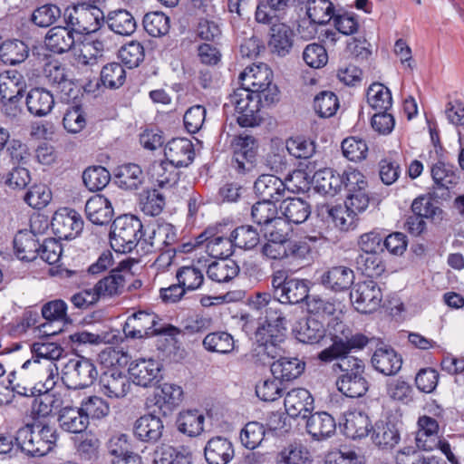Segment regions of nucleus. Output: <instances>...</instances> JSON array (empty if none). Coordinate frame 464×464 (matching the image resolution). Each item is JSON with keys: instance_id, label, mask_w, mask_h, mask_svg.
Wrapping results in <instances>:
<instances>
[{"instance_id": "nucleus-64", "label": "nucleus", "mask_w": 464, "mask_h": 464, "mask_svg": "<svg viewBox=\"0 0 464 464\" xmlns=\"http://www.w3.org/2000/svg\"><path fill=\"white\" fill-rule=\"evenodd\" d=\"M286 150L297 159H309L315 152V145L313 140L297 136L286 140Z\"/></svg>"}, {"instance_id": "nucleus-37", "label": "nucleus", "mask_w": 464, "mask_h": 464, "mask_svg": "<svg viewBox=\"0 0 464 464\" xmlns=\"http://www.w3.org/2000/svg\"><path fill=\"white\" fill-rule=\"evenodd\" d=\"M175 166L167 160L154 161L149 169V175L150 179L160 188H171L178 182L179 178Z\"/></svg>"}, {"instance_id": "nucleus-42", "label": "nucleus", "mask_w": 464, "mask_h": 464, "mask_svg": "<svg viewBox=\"0 0 464 464\" xmlns=\"http://www.w3.org/2000/svg\"><path fill=\"white\" fill-rule=\"evenodd\" d=\"M115 177L121 188L130 190L139 188L145 179L140 167L133 163L120 166Z\"/></svg>"}, {"instance_id": "nucleus-60", "label": "nucleus", "mask_w": 464, "mask_h": 464, "mask_svg": "<svg viewBox=\"0 0 464 464\" xmlns=\"http://www.w3.org/2000/svg\"><path fill=\"white\" fill-rule=\"evenodd\" d=\"M145 31L151 36L164 35L169 30V19L160 12L146 14L143 17Z\"/></svg>"}, {"instance_id": "nucleus-20", "label": "nucleus", "mask_w": 464, "mask_h": 464, "mask_svg": "<svg viewBox=\"0 0 464 464\" xmlns=\"http://www.w3.org/2000/svg\"><path fill=\"white\" fill-rule=\"evenodd\" d=\"M372 364L376 371L384 375H394L401 370L402 359L393 348L382 346L374 351Z\"/></svg>"}, {"instance_id": "nucleus-45", "label": "nucleus", "mask_w": 464, "mask_h": 464, "mask_svg": "<svg viewBox=\"0 0 464 464\" xmlns=\"http://www.w3.org/2000/svg\"><path fill=\"white\" fill-rule=\"evenodd\" d=\"M204 420L203 414L198 411L180 412L177 420L178 430L189 437H195L202 432Z\"/></svg>"}, {"instance_id": "nucleus-50", "label": "nucleus", "mask_w": 464, "mask_h": 464, "mask_svg": "<svg viewBox=\"0 0 464 464\" xmlns=\"http://www.w3.org/2000/svg\"><path fill=\"white\" fill-rule=\"evenodd\" d=\"M411 211L420 216L423 219H430L432 222L439 223L443 219V210L432 200L425 196L415 198L411 204Z\"/></svg>"}, {"instance_id": "nucleus-55", "label": "nucleus", "mask_w": 464, "mask_h": 464, "mask_svg": "<svg viewBox=\"0 0 464 464\" xmlns=\"http://www.w3.org/2000/svg\"><path fill=\"white\" fill-rule=\"evenodd\" d=\"M339 108L337 96L330 91H323L314 97V109L321 118H330Z\"/></svg>"}, {"instance_id": "nucleus-39", "label": "nucleus", "mask_w": 464, "mask_h": 464, "mask_svg": "<svg viewBox=\"0 0 464 464\" xmlns=\"http://www.w3.org/2000/svg\"><path fill=\"white\" fill-rule=\"evenodd\" d=\"M372 427L368 415L362 411L348 413L343 426L345 434L353 440L368 436Z\"/></svg>"}, {"instance_id": "nucleus-12", "label": "nucleus", "mask_w": 464, "mask_h": 464, "mask_svg": "<svg viewBox=\"0 0 464 464\" xmlns=\"http://www.w3.org/2000/svg\"><path fill=\"white\" fill-rule=\"evenodd\" d=\"M402 423L392 415L386 416L372 427V440L381 449H392L401 440Z\"/></svg>"}, {"instance_id": "nucleus-62", "label": "nucleus", "mask_w": 464, "mask_h": 464, "mask_svg": "<svg viewBox=\"0 0 464 464\" xmlns=\"http://www.w3.org/2000/svg\"><path fill=\"white\" fill-rule=\"evenodd\" d=\"M328 214L334 225L341 230L347 231L356 227V213L346 206H335L328 209Z\"/></svg>"}, {"instance_id": "nucleus-33", "label": "nucleus", "mask_w": 464, "mask_h": 464, "mask_svg": "<svg viewBox=\"0 0 464 464\" xmlns=\"http://www.w3.org/2000/svg\"><path fill=\"white\" fill-rule=\"evenodd\" d=\"M104 23L107 24L109 29L113 33L124 36L132 34L137 28L136 19L126 9H117L109 12L107 17H104Z\"/></svg>"}, {"instance_id": "nucleus-3", "label": "nucleus", "mask_w": 464, "mask_h": 464, "mask_svg": "<svg viewBox=\"0 0 464 464\" xmlns=\"http://www.w3.org/2000/svg\"><path fill=\"white\" fill-rule=\"evenodd\" d=\"M142 223L133 215L118 217L111 225L110 243L119 253L130 252L142 238Z\"/></svg>"}, {"instance_id": "nucleus-51", "label": "nucleus", "mask_w": 464, "mask_h": 464, "mask_svg": "<svg viewBox=\"0 0 464 464\" xmlns=\"http://www.w3.org/2000/svg\"><path fill=\"white\" fill-rule=\"evenodd\" d=\"M110 180V172L102 166L89 167L82 173V181L90 191L102 189L109 184Z\"/></svg>"}, {"instance_id": "nucleus-44", "label": "nucleus", "mask_w": 464, "mask_h": 464, "mask_svg": "<svg viewBox=\"0 0 464 464\" xmlns=\"http://www.w3.org/2000/svg\"><path fill=\"white\" fill-rule=\"evenodd\" d=\"M231 240L236 247L251 250L260 242V236L256 227L251 225H241L230 233Z\"/></svg>"}, {"instance_id": "nucleus-28", "label": "nucleus", "mask_w": 464, "mask_h": 464, "mask_svg": "<svg viewBox=\"0 0 464 464\" xmlns=\"http://www.w3.org/2000/svg\"><path fill=\"white\" fill-rule=\"evenodd\" d=\"M204 454L208 464H227L234 457V449L227 439L215 437L208 441Z\"/></svg>"}, {"instance_id": "nucleus-5", "label": "nucleus", "mask_w": 464, "mask_h": 464, "mask_svg": "<svg viewBox=\"0 0 464 464\" xmlns=\"http://www.w3.org/2000/svg\"><path fill=\"white\" fill-rule=\"evenodd\" d=\"M271 286L274 297L284 304H295L309 297V281L290 276L284 270L273 273Z\"/></svg>"}, {"instance_id": "nucleus-34", "label": "nucleus", "mask_w": 464, "mask_h": 464, "mask_svg": "<svg viewBox=\"0 0 464 464\" xmlns=\"http://www.w3.org/2000/svg\"><path fill=\"white\" fill-rule=\"evenodd\" d=\"M58 422L62 430L71 433L83 432L89 424L82 408L64 407L60 411Z\"/></svg>"}, {"instance_id": "nucleus-56", "label": "nucleus", "mask_w": 464, "mask_h": 464, "mask_svg": "<svg viewBox=\"0 0 464 464\" xmlns=\"http://www.w3.org/2000/svg\"><path fill=\"white\" fill-rule=\"evenodd\" d=\"M31 364L34 365V371L38 373H48L44 383L43 388L44 389V392H50L53 390L56 383V380L58 379V367L56 363L53 361L46 360L40 362L38 360H27L24 364L23 368L26 369Z\"/></svg>"}, {"instance_id": "nucleus-8", "label": "nucleus", "mask_w": 464, "mask_h": 464, "mask_svg": "<svg viewBox=\"0 0 464 464\" xmlns=\"http://www.w3.org/2000/svg\"><path fill=\"white\" fill-rule=\"evenodd\" d=\"M285 330V326L259 324L255 332L256 355L270 359L280 356L284 353Z\"/></svg>"}, {"instance_id": "nucleus-11", "label": "nucleus", "mask_w": 464, "mask_h": 464, "mask_svg": "<svg viewBox=\"0 0 464 464\" xmlns=\"http://www.w3.org/2000/svg\"><path fill=\"white\" fill-rule=\"evenodd\" d=\"M131 266L130 260H123L111 269L110 276L101 279L93 287L99 298L120 295L124 290L127 279L132 276Z\"/></svg>"}, {"instance_id": "nucleus-26", "label": "nucleus", "mask_w": 464, "mask_h": 464, "mask_svg": "<svg viewBox=\"0 0 464 464\" xmlns=\"http://www.w3.org/2000/svg\"><path fill=\"white\" fill-rule=\"evenodd\" d=\"M270 370L273 377L278 378L282 382H290L299 377L304 371L305 363L296 357L277 356Z\"/></svg>"}, {"instance_id": "nucleus-59", "label": "nucleus", "mask_w": 464, "mask_h": 464, "mask_svg": "<svg viewBox=\"0 0 464 464\" xmlns=\"http://www.w3.org/2000/svg\"><path fill=\"white\" fill-rule=\"evenodd\" d=\"M234 243L231 237L213 235L212 238L208 241L206 252L214 258L228 259L227 257L233 254Z\"/></svg>"}, {"instance_id": "nucleus-9", "label": "nucleus", "mask_w": 464, "mask_h": 464, "mask_svg": "<svg viewBox=\"0 0 464 464\" xmlns=\"http://www.w3.org/2000/svg\"><path fill=\"white\" fill-rule=\"evenodd\" d=\"M342 334L343 336L334 335L333 343L318 353L320 361L332 362L336 357L349 354L352 350H361L373 341L362 334H345L343 330Z\"/></svg>"}, {"instance_id": "nucleus-32", "label": "nucleus", "mask_w": 464, "mask_h": 464, "mask_svg": "<svg viewBox=\"0 0 464 464\" xmlns=\"http://www.w3.org/2000/svg\"><path fill=\"white\" fill-rule=\"evenodd\" d=\"M313 180L317 192L331 197L341 191L343 186L341 173L330 168L316 171Z\"/></svg>"}, {"instance_id": "nucleus-31", "label": "nucleus", "mask_w": 464, "mask_h": 464, "mask_svg": "<svg viewBox=\"0 0 464 464\" xmlns=\"http://www.w3.org/2000/svg\"><path fill=\"white\" fill-rule=\"evenodd\" d=\"M54 103L53 93L44 88H34L26 96L28 111L37 117L48 115L52 111Z\"/></svg>"}, {"instance_id": "nucleus-2", "label": "nucleus", "mask_w": 464, "mask_h": 464, "mask_svg": "<svg viewBox=\"0 0 464 464\" xmlns=\"http://www.w3.org/2000/svg\"><path fill=\"white\" fill-rule=\"evenodd\" d=\"M123 333L128 338L141 339L154 335L174 336L179 330L173 325L163 324L152 312L139 311L127 318Z\"/></svg>"}, {"instance_id": "nucleus-36", "label": "nucleus", "mask_w": 464, "mask_h": 464, "mask_svg": "<svg viewBox=\"0 0 464 464\" xmlns=\"http://www.w3.org/2000/svg\"><path fill=\"white\" fill-rule=\"evenodd\" d=\"M339 392L350 398L363 396L369 389L367 380L362 373H343L336 381Z\"/></svg>"}, {"instance_id": "nucleus-27", "label": "nucleus", "mask_w": 464, "mask_h": 464, "mask_svg": "<svg viewBox=\"0 0 464 464\" xmlns=\"http://www.w3.org/2000/svg\"><path fill=\"white\" fill-rule=\"evenodd\" d=\"M354 281L353 271L344 266H338L330 268L321 276V283L334 292L348 290Z\"/></svg>"}, {"instance_id": "nucleus-61", "label": "nucleus", "mask_w": 464, "mask_h": 464, "mask_svg": "<svg viewBox=\"0 0 464 464\" xmlns=\"http://www.w3.org/2000/svg\"><path fill=\"white\" fill-rule=\"evenodd\" d=\"M276 216L277 208L273 202L261 199L251 207V218L261 229Z\"/></svg>"}, {"instance_id": "nucleus-23", "label": "nucleus", "mask_w": 464, "mask_h": 464, "mask_svg": "<svg viewBox=\"0 0 464 464\" xmlns=\"http://www.w3.org/2000/svg\"><path fill=\"white\" fill-rule=\"evenodd\" d=\"M272 78L273 72L265 63L248 66L239 74L241 85L253 90L254 93L269 85Z\"/></svg>"}, {"instance_id": "nucleus-43", "label": "nucleus", "mask_w": 464, "mask_h": 464, "mask_svg": "<svg viewBox=\"0 0 464 464\" xmlns=\"http://www.w3.org/2000/svg\"><path fill=\"white\" fill-rule=\"evenodd\" d=\"M29 53L28 46L20 40L7 41L2 44L0 58L5 64L15 65L24 62Z\"/></svg>"}, {"instance_id": "nucleus-14", "label": "nucleus", "mask_w": 464, "mask_h": 464, "mask_svg": "<svg viewBox=\"0 0 464 464\" xmlns=\"http://www.w3.org/2000/svg\"><path fill=\"white\" fill-rule=\"evenodd\" d=\"M161 364L152 359H140L132 362L129 373L133 382L142 387H151L158 384L161 379Z\"/></svg>"}, {"instance_id": "nucleus-63", "label": "nucleus", "mask_w": 464, "mask_h": 464, "mask_svg": "<svg viewBox=\"0 0 464 464\" xmlns=\"http://www.w3.org/2000/svg\"><path fill=\"white\" fill-rule=\"evenodd\" d=\"M265 428L257 421H250L245 425L240 432V440L246 449H256L263 440Z\"/></svg>"}, {"instance_id": "nucleus-21", "label": "nucleus", "mask_w": 464, "mask_h": 464, "mask_svg": "<svg viewBox=\"0 0 464 464\" xmlns=\"http://www.w3.org/2000/svg\"><path fill=\"white\" fill-rule=\"evenodd\" d=\"M102 392L110 398H123L130 389L128 377L118 370L104 372L100 379Z\"/></svg>"}, {"instance_id": "nucleus-35", "label": "nucleus", "mask_w": 464, "mask_h": 464, "mask_svg": "<svg viewBox=\"0 0 464 464\" xmlns=\"http://www.w3.org/2000/svg\"><path fill=\"white\" fill-rule=\"evenodd\" d=\"M279 209L288 223H304L311 214L309 203L300 198H287L284 199L280 204Z\"/></svg>"}, {"instance_id": "nucleus-1", "label": "nucleus", "mask_w": 464, "mask_h": 464, "mask_svg": "<svg viewBox=\"0 0 464 464\" xmlns=\"http://www.w3.org/2000/svg\"><path fill=\"white\" fill-rule=\"evenodd\" d=\"M15 445L29 456H44L52 450L57 440L56 430L49 425H24L14 437Z\"/></svg>"}, {"instance_id": "nucleus-30", "label": "nucleus", "mask_w": 464, "mask_h": 464, "mask_svg": "<svg viewBox=\"0 0 464 464\" xmlns=\"http://www.w3.org/2000/svg\"><path fill=\"white\" fill-rule=\"evenodd\" d=\"M16 256L23 261H33L39 254L40 242L33 231L20 230L14 238Z\"/></svg>"}, {"instance_id": "nucleus-22", "label": "nucleus", "mask_w": 464, "mask_h": 464, "mask_svg": "<svg viewBox=\"0 0 464 464\" xmlns=\"http://www.w3.org/2000/svg\"><path fill=\"white\" fill-rule=\"evenodd\" d=\"M88 219L95 225L109 224L113 217V208L110 200L102 194L92 196L85 205Z\"/></svg>"}, {"instance_id": "nucleus-4", "label": "nucleus", "mask_w": 464, "mask_h": 464, "mask_svg": "<svg viewBox=\"0 0 464 464\" xmlns=\"http://www.w3.org/2000/svg\"><path fill=\"white\" fill-rule=\"evenodd\" d=\"M64 21L77 34H89L97 32L104 24L103 12L94 5L81 3L67 7Z\"/></svg>"}, {"instance_id": "nucleus-10", "label": "nucleus", "mask_w": 464, "mask_h": 464, "mask_svg": "<svg viewBox=\"0 0 464 464\" xmlns=\"http://www.w3.org/2000/svg\"><path fill=\"white\" fill-rule=\"evenodd\" d=\"M350 298L357 311L367 314L380 306L382 293L379 285L370 279L357 283L350 292Z\"/></svg>"}, {"instance_id": "nucleus-53", "label": "nucleus", "mask_w": 464, "mask_h": 464, "mask_svg": "<svg viewBox=\"0 0 464 464\" xmlns=\"http://www.w3.org/2000/svg\"><path fill=\"white\" fill-rule=\"evenodd\" d=\"M140 206L144 214L158 216L164 208L165 196L156 188L145 190L140 195Z\"/></svg>"}, {"instance_id": "nucleus-19", "label": "nucleus", "mask_w": 464, "mask_h": 464, "mask_svg": "<svg viewBox=\"0 0 464 464\" xmlns=\"http://www.w3.org/2000/svg\"><path fill=\"white\" fill-rule=\"evenodd\" d=\"M306 420V431L315 440H323L334 434L336 422L332 415L325 411L310 413Z\"/></svg>"}, {"instance_id": "nucleus-49", "label": "nucleus", "mask_w": 464, "mask_h": 464, "mask_svg": "<svg viewBox=\"0 0 464 464\" xmlns=\"http://www.w3.org/2000/svg\"><path fill=\"white\" fill-rule=\"evenodd\" d=\"M367 102L376 111H387L392 107V93L383 84L374 82L368 88Z\"/></svg>"}, {"instance_id": "nucleus-29", "label": "nucleus", "mask_w": 464, "mask_h": 464, "mask_svg": "<svg viewBox=\"0 0 464 464\" xmlns=\"http://www.w3.org/2000/svg\"><path fill=\"white\" fill-rule=\"evenodd\" d=\"M294 32L285 24H273L270 28L268 46L279 56L288 54L293 47Z\"/></svg>"}, {"instance_id": "nucleus-13", "label": "nucleus", "mask_w": 464, "mask_h": 464, "mask_svg": "<svg viewBox=\"0 0 464 464\" xmlns=\"http://www.w3.org/2000/svg\"><path fill=\"white\" fill-rule=\"evenodd\" d=\"M52 229L60 238H75L83 228V220L74 209L63 208L56 211L51 222Z\"/></svg>"}, {"instance_id": "nucleus-41", "label": "nucleus", "mask_w": 464, "mask_h": 464, "mask_svg": "<svg viewBox=\"0 0 464 464\" xmlns=\"http://www.w3.org/2000/svg\"><path fill=\"white\" fill-rule=\"evenodd\" d=\"M296 339L304 343H316L324 336L323 324L314 319L306 318L298 323L295 328Z\"/></svg>"}, {"instance_id": "nucleus-46", "label": "nucleus", "mask_w": 464, "mask_h": 464, "mask_svg": "<svg viewBox=\"0 0 464 464\" xmlns=\"http://www.w3.org/2000/svg\"><path fill=\"white\" fill-rule=\"evenodd\" d=\"M156 397V404H159L160 409L164 407L163 412L166 414L167 411H171L182 401L183 391L179 385L164 383Z\"/></svg>"}, {"instance_id": "nucleus-7", "label": "nucleus", "mask_w": 464, "mask_h": 464, "mask_svg": "<svg viewBox=\"0 0 464 464\" xmlns=\"http://www.w3.org/2000/svg\"><path fill=\"white\" fill-rule=\"evenodd\" d=\"M98 377L93 362L84 357L71 359L62 372L63 382L69 389H84L91 386Z\"/></svg>"}, {"instance_id": "nucleus-52", "label": "nucleus", "mask_w": 464, "mask_h": 464, "mask_svg": "<svg viewBox=\"0 0 464 464\" xmlns=\"http://www.w3.org/2000/svg\"><path fill=\"white\" fill-rule=\"evenodd\" d=\"M278 464H312L308 450L302 444H290L280 451Z\"/></svg>"}, {"instance_id": "nucleus-6", "label": "nucleus", "mask_w": 464, "mask_h": 464, "mask_svg": "<svg viewBox=\"0 0 464 464\" xmlns=\"http://www.w3.org/2000/svg\"><path fill=\"white\" fill-rule=\"evenodd\" d=\"M225 106H232L238 113L237 122L241 127H254L258 124L260 101L256 100V92L241 85L228 97Z\"/></svg>"}, {"instance_id": "nucleus-40", "label": "nucleus", "mask_w": 464, "mask_h": 464, "mask_svg": "<svg viewBox=\"0 0 464 464\" xmlns=\"http://www.w3.org/2000/svg\"><path fill=\"white\" fill-rule=\"evenodd\" d=\"M239 273L238 265L232 259H220L212 262L207 270L209 279L218 283H227Z\"/></svg>"}, {"instance_id": "nucleus-38", "label": "nucleus", "mask_w": 464, "mask_h": 464, "mask_svg": "<svg viewBox=\"0 0 464 464\" xmlns=\"http://www.w3.org/2000/svg\"><path fill=\"white\" fill-rule=\"evenodd\" d=\"M25 88L23 76L17 72L0 74V101L22 99Z\"/></svg>"}, {"instance_id": "nucleus-57", "label": "nucleus", "mask_w": 464, "mask_h": 464, "mask_svg": "<svg viewBox=\"0 0 464 464\" xmlns=\"http://www.w3.org/2000/svg\"><path fill=\"white\" fill-rule=\"evenodd\" d=\"M100 74L102 84L110 89L122 86L126 80V72L119 63H110L104 65Z\"/></svg>"}, {"instance_id": "nucleus-24", "label": "nucleus", "mask_w": 464, "mask_h": 464, "mask_svg": "<svg viewBox=\"0 0 464 464\" xmlns=\"http://www.w3.org/2000/svg\"><path fill=\"white\" fill-rule=\"evenodd\" d=\"M163 428V422L159 417L147 414L135 421L133 432L141 441L155 443L162 436Z\"/></svg>"}, {"instance_id": "nucleus-48", "label": "nucleus", "mask_w": 464, "mask_h": 464, "mask_svg": "<svg viewBox=\"0 0 464 464\" xmlns=\"http://www.w3.org/2000/svg\"><path fill=\"white\" fill-rule=\"evenodd\" d=\"M203 346L212 353H228L234 349L233 336L223 331L209 333L203 339Z\"/></svg>"}, {"instance_id": "nucleus-18", "label": "nucleus", "mask_w": 464, "mask_h": 464, "mask_svg": "<svg viewBox=\"0 0 464 464\" xmlns=\"http://www.w3.org/2000/svg\"><path fill=\"white\" fill-rule=\"evenodd\" d=\"M178 242V234L176 227L170 223H160L151 230L144 243L150 245L151 249L148 251H175L170 248Z\"/></svg>"}, {"instance_id": "nucleus-47", "label": "nucleus", "mask_w": 464, "mask_h": 464, "mask_svg": "<svg viewBox=\"0 0 464 464\" xmlns=\"http://www.w3.org/2000/svg\"><path fill=\"white\" fill-rule=\"evenodd\" d=\"M431 178L438 188L449 189L450 186L456 185L459 182V176L453 169V166L439 160L431 166Z\"/></svg>"}, {"instance_id": "nucleus-17", "label": "nucleus", "mask_w": 464, "mask_h": 464, "mask_svg": "<svg viewBox=\"0 0 464 464\" xmlns=\"http://www.w3.org/2000/svg\"><path fill=\"white\" fill-rule=\"evenodd\" d=\"M257 197L263 200L276 202L284 198L289 190L284 181L275 175L263 174L257 178L254 184Z\"/></svg>"}, {"instance_id": "nucleus-58", "label": "nucleus", "mask_w": 464, "mask_h": 464, "mask_svg": "<svg viewBox=\"0 0 464 464\" xmlns=\"http://www.w3.org/2000/svg\"><path fill=\"white\" fill-rule=\"evenodd\" d=\"M265 237L268 241L285 242L289 239L291 227L289 223L282 217L276 216L262 229Z\"/></svg>"}, {"instance_id": "nucleus-15", "label": "nucleus", "mask_w": 464, "mask_h": 464, "mask_svg": "<svg viewBox=\"0 0 464 464\" xmlns=\"http://www.w3.org/2000/svg\"><path fill=\"white\" fill-rule=\"evenodd\" d=\"M285 411L291 418L306 419L314 411V398L308 390L304 388L293 389L285 397Z\"/></svg>"}, {"instance_id": "nucleus-25", "label": "nucleus", "mask_w": 464, "mask_h": 464, "mask_svg": "<svg viewBox=\"0 0 464 464\" xmlns=\"http://www.w3.org/2000/svg\"><path fill=\"white\" fill-rule=\"evenodd\" d=\"M75 34L71 26H54L48 31L44 43L52 52L63 53L74 46Z\"/></svg>"}, {"instance_id": "nucleus-54", "label": "nucleus", "mask_w": 464, "mask_h": 464, "mask_svg": "<svg viewBox=\"0 0 464 464\" xmlns=\"http://www.w3.org/2000/svg\"><path fill=\"white\" fill-rule=\"evenodd\" d=\"M307 14L313 23L324 24L334 18V7L333 3L328 0H311Z\"/></svg>"}, {"instance_id": "nucleus-16", "label": "nucleus", "mask_w": 464, "mask_h": 464, "mask_svg": "<svg viewBox=\"0 0 464 464\" xmlns=\"http://www.w3.org/2000/svg\"><path fill=\"white\" fill-rule=\"evenodd\" d=\"M166 160L176 168L188 167L194 160L192 142L187 138H175L164 149Z\"/></svg>"}]
</instances>
